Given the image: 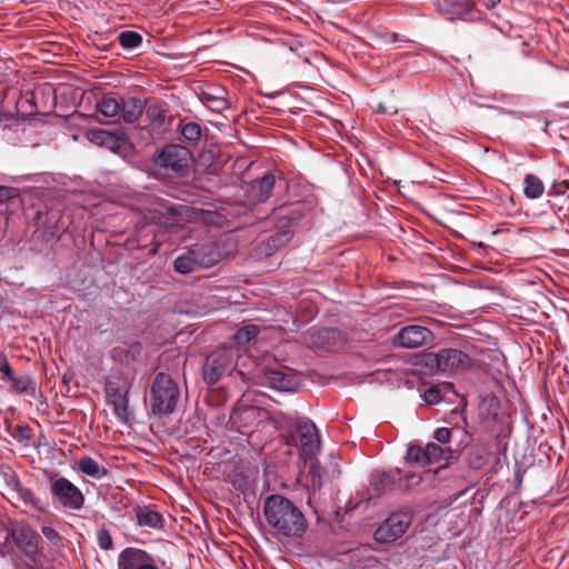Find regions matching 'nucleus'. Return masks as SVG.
I'll use <instances>...</instances> for the list:
<instances>
[{
	"label": "nucleus",
	"instance_id": "nucleus-1",
	"mask_svg": "<svg viewBox=\"0 0 569 569\" xmlns=\"http://www.w3.org/2000/svg\"><path fill=\"white\" fill-rule=\"evenodd\" d=\"M263 516L271 535L279 540L301 538L308 528L300 508L281 495L267 497L263 502Z\"/></svg>",
	"mask_w": 569,
	"mask_h": 569
},
{
	"label": "nucleus",
	"instance_id": "nucleus-2",
	"mask_svg": "<svg viewBox=\"0 0 569 569\" xmlns=\"http://www.w3.org/2000/svg\"><path fill=\"white\" fill-rule=\"evenodd\" d=\"M180 398V389L176 381L168 375L158 373L150 388V410L154 416H168L172 413Z\"/></svg>",
	"mask_w": 569,
	"mask_h": 569
},
{
	"label": "nucleus",
	"instance_id": "nucleus-3",
	"mask_svg": "<svg viewBox=\"0 0 569 569\" xmlns=\"http://www.w3.org/2000/svg\"><path fill=\"white\" fill-rule=\"evenodd\" d=\"M7 499L14 508L46 512L49 508L47 499L39 497L31 488L24 486L16 473L6 479Z\"/></svg>",
	"mask_w": 569,
	"mask_h": 569
},
{
	"label": "nucleus",
	"instance_id": "nucleus-4",
	"mask_svg": "<svg viewBox=\"0 0 569 569\" xmlns=\"http://www.w3.org/2000/svg\"><path fill=\"white\" fill-rule=\"evenodd\" d=\"M51 495L66 509L80 510L84 506V496L70 480L54 472L48 475Z\"/></svg>",
	"mask_w": 569,
	"mask_h": 569
},
{
	"label": "nucleus",
	"instance_id": "nucleus-5",
	"mask_svg": "<svg viewBox=\"0 0 569 569\" xmlns=\"http://www.w3.org/2000/svg\"><path fill=\"white\" fill-rule=\"evenodd\" d=\"M6 530L7 542L12 541L27 557H36L39 536L27 521L13 520Z\"/></svg>",
	"mask_w": 569,
	"mask_h": 569
},
{
	"label": "nucleus",
	"instance_id": "nucleus-6",
	"mask_svg": "<svg viewBox=\"0 0 569 569\" xmlns=\"http://www.w3.org/2000/svg\"><path fill=\"white\" fill-rule=\"evenodd\" d=\"M234 359L232 348H223L210 353L202 367V377L207 385L218 382L231 369Z\"/></svg>",
	"mask_w": 569,
	"mask_h": 569
},
{
	"label": "nucleus",
	"instance_id": "nucleus-7",
	"mask_svg": "<svg viewBox=\"0 0 569 569\" xmlns=\"http://www.w3.org/2000/svg\"><path fill=\"white\" fill-rule=\"evenodd\" d=\"M86 137L90 142L118 154H127L132 147L127 134L122 131L91 129L86 133Z\"/></svg>",
	"mask_w": 569,
	"mask_h": 569
},
{
	"label": "nucleus",
	"instance_id": "nucleus-8",
	"mask_svg": "<svg viewBox=\"0 0 569 569\" xmlns=\"http://www.w3.org/2000/svg\"><path fill=\"white\" fill-rule=\"evenodd\" d=\"M411 516L407 512L391 513L375 531L378 542L389 543L399 539L409 528Z\"/></svg>",
	"mask_w": 569,
	"mask_h": 569
},
{
	"label": "nucleus",
	"instance_id": "nucleus-9",
	"mask_svg": "<svg viewBox=\"0 0 569 569\" xmlns=\"http://www.w3.org/2000/svg\"><path fill=\"white\" fill-rule=\"evenodd\" d=\"M430 361L431 366L439 371H452L469 366V357L457 349H441L430 356Z\"/></svg>",
	"mask_w": 569,
	"mask_h": 569
},
{
	"label": "nucleus",
	"instance_id": "nucleus-10",
	"mask_svg": "<svg viewBox=\"0 0 569 569\" xmlns=\"http://www.w3.org/2000/svg\"><path fill=\"white\" fill-rule=\"evenodd\" d=\"M296 430L299 436V445L302 453L307 458L315 456L320 447L316 425L308 419H299L296 423Z\"/></svg>",
	"mask_w": 569,
	"mask_h": 569
},
{
	"label": "nucleus",
	"instance_id": "nucleus-11",
	"mask_svg": "<svg viewBox=\"0 0 569 569\" xmlns=\"http://www.w3.org/2000/svg\"><path fill=\"white\" fill-rule=\"evenodd\" d=\"M432 340V332L426 327L417 325L403 327L396 337L397 345L407 349L419 348Z\"/></svg>",
	"mask_w": 569,
	"mask_h": 569
},
{
	"label": "nucleus",
	"instance_id": "nucleus-12",
	"mask_svg": "<svg viewBox=\"0 0 569 569\" xmlns=\"http://www.w3.org/2000/svg\"><path fill=\"white\" fill-rule=\"evenodd\" d=\"M189 152L186 148L171 144L166 147L157 158V164L174 172L181 171L188 162Z\"/></svg>",
	"mask_w": 569,
	"mask_h": 569
},
{
	"label": "nucleus",
	"instance_id": "nucleus-13",
	"mask_svg": "<svg viewBox=\"0 0 569 569\" xmlns=\"http://www.w3.org/2000/svg\"><path fill=\"white\" fill-rule=\"evenodd\" d=\"M437 9L450 20L473 18V4L468 0H438Z\"/></svg>",
	"mask_w": 569,
	"mask_h": 569
},
{
	"label": "nucleus",
	"instance_id": "nucleus-14",
	"mask_svg": "<svg viewBox=\"0 0 569 569\" xmlns=\"http://www.w3.org/2000/svg\"><path fill=\"white\" fill-rule=\"evenodd\" d=\"M274 187V177L264 174L260 180L252 181L246 191L247 201L251 204L266 201Z\"/></svg>",
	"mask_w": 569,
	"mask_h": 569
},
{
	"label": "nucleus",
	"instance_id": "nucleus-15",
	"mask_svg": "<svg viewBox=\"0 0 569 569\" xmlns=\"http://www.w3.org/2000/svg\"><path fill=\"white\" fill-rule=\"evenodd\" d=\"M151 556L136 548L124 549L118 560L119 569H144Z\"/></svg>",
	"mask_w": 569,
	"mask_h": 569
},
{
	"label": "nucleus",
	"instance_id": "nucleus-16",
	"mask_svg": "<svg viewBox=\"0 0 569 569\" xmlns=\"http://www.w3.org/2000/svg\"><path fill=\"white\" fill-rule=\"evenodd\" d=\"M192 250L201 268H210L221 259V253L213 243L196 244Z\"/></svg>",
	"mask_w": 569,
	"mask_h": 569
},
{
	"label": "nucleus",
	"instance_id": "nucleus-17",
	"mask_svg": "<svg viewBox=\"0 0 569 569\" xmlns=\"http://www.w3.org/2000/svg\"><path fill=\"white\" fill-rule=\"evenodd\" d=\"M143 111V103L134 97L123 98L120 102V117L127 123L136 122Z\"/></svg>",
	"mask_w": 569,
	"mask_h": 569
},
{
	"label": "nucleus",
	"instance_id": "nucleus-18",
	"mask_svg": "<svg viewBox=\"0 0 569 569\" xmlns=\"http://www.w3.org/2000/svg\"><path fill=\"white\" fill-rule=\"evenodd\" d=\"M4 381L10 382V391L14 393H34L36 382L33 378L28 375L14 376L13 371L10 372L9 377Z\"/></svg>",
	"mask_w": 569,
	"mask_h": 569
},
{
	"label": "nucleus",
	"instance_id": "nucleus-19",
	"mask_svg": "<svg viewBox=\"0 0 569 569\" xmlns=\"http://www.w3.org/2000/svg\"><path fill=\"white\" fill-rule=\"evenodd\" d=\"M395 487V481L391 479V476L382 472L376 471L371 476L369 493L371 497H379L382 493L392 490Z\"/></svg>",
	"mask_w": 569,
	"mask_h": 569
},
{
	"label": "nucleus",
	"instance_id": "nucleus-20",
	"mask_svg": "<svg viewBox=\"0 0 569 569\" xmlns=\"http://www.w3.org/2000/svg\"><path fill=\"white\" fill-rule=\"evenodd\" d=\"M110 402L113 406V410L117 417L126 422L131 418L129 411V400L127 392L122 393L120 390H113L108 395Z\"/></svg>",
	"mask_w": 569,
	"mask_h": 569
},
{
	"label": "nucleus",
	"instance_id": "nucleus-21",
	"mask_svg": "<svg viewBox=\"0 0 569 569\" xmlns=\"http://www.w3.org/2000/svg\"><path fill=\"white\" fill-rule=\"evenodd\" d=\"M176 271L187 274L194 271H198L199 269H202L200 264H198V259L192 250L189 249L187 253L181 254L174 259L173 262Z\"/></svg>",
	"mask_w": 569,
	"mask_h": 569
},
{
	"label": "nucleus",
	"instance_id": "nucleus-22",
	"mask_svg": "<svg viewBox=\"0 0 569 569\" xmlns=\"http://www.w3.org/2000/svg\"><path fill=\"white\" fill-rule=\"evenodd\" d=\"M78 469L92 478L100 479L107 476L108 471L101 467L93 458L89 456L81 457L78 460Z\"/></svg>",
	"mask_w": 569,
	"mask_h": 569
},
{
	"label": "nucleus",
	"instance_id": "nucleus-23",
	"mask_svg": "<svg viewBox=\"0 0 569 569\" xmlns=\"http://www.w3.org/2000/svg\"><path fill=\"white\" fill-rule=\"evenodd\" d=\"M138 523L148 528H160L162 526L161 515L152 509L140 508L137 510Z\"/></svg>",
	"mask_w": 569,
	"mask_h": 569
},
{
	"label": "nucleus",
	"instance_id": "nucleus-24",
	"mask_svg": "<svg viewBox=\"0 0 569 569\" xmlns=\"http://www.w3.org/2000/svg\"><path fill=\"white\" fill-rule=\"evenodd\" d=\"M97 111L106 118H112L120 113V102L110 96L103 97L96 106Z\"/></svg>",
	"mask_w": 569,
	"mask_h": 569
},
{
	"label": "nucleus",
	"instance_id": "nucleus-25",
	"mask_svg": "<svg viewBox=\"0 0 569 569\" xmlns=\"http://www.w3.org/2000/svg\"><path fill=\"white\" fill-rule=\"evenodd\" d=\"M545 190L542 181L535 174H527L525 178L523 193L529 199H537Z\"/></svg>",
	"mask_w": 569,
	"mask_h": 569
},
{
	"label": "nucleus",
	"instance_id": "nucleus-26",
	"mask_svg": "<svg viewBox=\"0 0 569 569\" xmlns=\"http://www.w3.org/2000/svg\"><path fill=\"white\" fill-rule=\"evenodd\" d=\"M267 379L270 386L278 390H290L292 386V379L278 370H273L267 373Z\"/></svg>",
	"mask_w": 569,
	"mask_h": 569
},
{
	"label": "nucleus",
	"instance_id": "nucleus-27",
	"mask_svg": "<svg viewBox=\"0 0 569 569\" xmlns=\"http://www.w3.org/2000/svg\"><path fill=\"white\" fill-rule=\"evenodd\" d=\"M118 40L123 48L132 49L141 43L142 38L139 33L134 31H122L118 36Z\"/></svg>",
	"mask_w": 569,
	"mask_h": 569
},
{
	"label": "nucleus",
	"instance_id": "nucleus-28",
	"mask_svg": "<svg viewBox=\"0 0 569 569\" xmlns=\"http://www.w3.org/2000/svg\"><path fill=\"white\" fill-rule=\"evenodd\" d=\"M488 460V452L486 449H475L469 452L468 463L472 469H481Z\"/></svg>",
	"mask_w": 569,
	"mask_h": 569
},
{
	"label": "nucleus",
	"instance_id": "nucleus-29",
	"mask_svg": "<svg viewBox=\"0 0 569 569\" xmlns=\"http://www.w3.org/2000/svg\"><path fill=\"white\" fill-rule=\"evenodd\" d=\"M259 332V329L254 325L244 326L239 329L234 335V339L238 343H247L251 339L256 338Z\"/></svg>",
	"mask_w": 569,
	"mask_h": 569
},
{
	"label": "nucleus",
	"instance_id": "nucleus-30",
	"mask_svg": "<svg viewBox=\"0 0 569 569\" xmlns=\"http://www.w3.org/2000/svg\"><path fill=\"white\" fill-rule=\"evenodd\" d=\"M425 449L427 465L439 462L443 457V450L437 443H428Z\"/></svg>",
	"mask_w": 569,
	"mask_h": 569
},
{
	"label": "nucleus",
	"instance_id": "nucleus-31",
	"mask_svg": "<svg viewBox=\"0 0 569 569\" xmlns=\"http://www.w3.org/2000/svg\"><path fill=\"white\" fill-rule=\"evenodd\" d=\"M181 134L189 141H197L201 137V128L196 122H188L181 127Z\"/></svg>",
	"mask_w": 569,
	"mask_h": 569
},
{
	"label": "nucleus",
	"instance_id": "nucleus-32",
	"mask_svg": "<svg viewBox=\"0 0 569 569\" xmlns=\"http://www.w3.org/2000/svg\"><path fill=\"white\" fill-rule=\"evenodd\" d=\"M407 460L419 465H427L426 449L419 446H411L407 451Z\"/></svg>",
	"mask_w": 569,
	"mask_h": 569
},
{
	"label": "nucleus",
	"instance_id": "nucleus-33",
	"mask_svg": "<svg viewBox=\"0 0 569 569\" xmlns=\"http://www.w3.org/2000/svg\"><path fill=\"white\" fill-rule=\"evenodd\" d=\"M311 479V488L312 490H318L321 488L322 486V470L316 466V465H311L310 467V470H309V475H308Z\"/></svg>",
	"mask_w": 569,
	"mask_h": 569
},
{
	"label": "nucleus",
	"instance_id": "nucleus-34",
	"mask_svg": "<svg viewBox=\"0 0 569 569\" xmlns=\"http://www.w3.org/2000/svg\"><path fill=\"white\" fill-rule=\"evenodd\" d=\"M97 541L99 547L103 550H110L112 548V538L107 529L98 530Z\"/></svg>",
	"mask_w": 569,
	"mask_h": 569
},
{
	"label": "nucleus",
	"instance_id": "nucleus-35",
	"mask_svg": "<svg viewBox=\"0 0 569 569\" xmlns=\"http://www.w3.org/2000/svg\"><path fill=\"white\" fill-rule=\"evenodd\" d=\"M423 399L428 405H436L441 400L440 390L438 387H431L423 393Z\"/></svg>",
	"mask_w": 569,
	"mask_h": 569
},
{
	"label": "nucleus",
	"instance_id": "nucleus-36",
	"mask_svg": "<svg viewBox=\"0 0 569 569\" xmlns=\"http://www.w3.org/2000/svg\"><path fill=\"white\" fill-rule=\"evenodd\" d=\"M41 532L48 540H50L54 545H59L61 542V537L53 527L43 526L41 528Z\"/></svg>",
	"mask_w": 569,
	"mask_h": 569
},
{
	"label": "nucleus",
	"instance_id": "nucleus-37",
	"mask_svg": "<svg viewBox=\"0 0 569 569\" xmlns=\"http://www.w3.org/2000/svg\"><path fill=\"white\" fill-rule=\"evenodd\" d=\"M451 429L449 428H438L436 429L435 431V435H433V438L439 442V443H448L451 439Z\"/></svg>",
	"mask_w": 569,
	"mask_h": 569
},
{
	"label": "nucleus",
	"instance_id": "nucleus-38",
	"mask_svg": "<svg viewBox=\"0 0 569 569\" xmlns=\"http://www.w3.org/2000/svg\"><path fill=\"white\" fill-rule=\"evenodd\" d=\"M12 371L4 353L0 352V379L4 380Z\"/></svg>",
	"mask_w": 569,
	"mask_h": 569
},
{
	"label": "nucleus",
	"instance_id": "nucleus-39",
	"mask_svg": "<svg viewBox=\"0 0 569 569\" xmlns=\"http://www.w3.org/2000/svg\"><path fill=\"white\" fill-rule=\"evenodd\" d=\"M290 240V233L288 231L279 232L270 238L273 247H279L287 243Z\"/></svg>",
	"mask_w": 569,
	"mask_h": 569
},
{
	"label": "nucleus",
	"instance_id": "nucleus-40",
	"mask_svg": "<svg viewBox=\"0 0 569 569\" xmlns=\"http://www.w3.org/2000/svg\"><path fill=\"white\" fill-rule=\"evenodd\" d=\"M421 478L419 476L411 475L407 478V486L412 487L417 486L420 482Z\"/></svg>",
	"mask_w": 569,
	"mask_h": 569
},
{
	"label": "nucleus",
	"instance_id": "nucleus-41",
	"mask_svg": "<svg viewBox=\"0 0 569 569\" xmlns=\"http://www.w3.org/2000/svg\"><path fill=\"white\" fill-rule=\"evenodd\" d=\"M499 3H500V0H485L483 1V4L488 10H493Z\"/></svg>",
	"mask_w": 569,
	"mask_h": 569
},
{
	"label": "nucleus",
	"instance_id": "nucleus-42",
	"mask_svg": "<svg viewBox=\"0 0 569 569\" xmlns=\"http://www.w3.org/2000/svg\"><path fill=\"white\" fill-rule=\"evenodd\" d=\"M213 104L210 107L212 109H221L224 107V101L222 99H213Z\"/></svg>",
	"mask_w": 569,
	"mask_h": 569
},
{
	"label": "nucleus",
	"instance_id": "nucleus-43",
	"mask_svg": "<svg viewBox=\"0 0 569 569\" xmlns=\"http://www.w3.org/2000/svg\"><path fill=\"white\" fill-rule=\"evenodd\" d=\"M150 219L151 220H156V219H158V216L153 214V216L150 217Z\"/></svg>",
	"mask_w": 569,
	"mask_h": 569
},
{
	"label": "nucleus",
	"instance_id": "nucleus-44",
	"mask_svg": "<svg viewBox=\"0 0 569 569\" xmlns=\"http://www.w3.org/2000/svg\"><path fill=\"white\" fill-rule=\"evenodd\" d=\"M2 526L4 527V525L0 521V527H2Z\"/></svg>",
	"mask_w": 569,
	"mask_h": 569
}]
</instances>
